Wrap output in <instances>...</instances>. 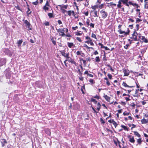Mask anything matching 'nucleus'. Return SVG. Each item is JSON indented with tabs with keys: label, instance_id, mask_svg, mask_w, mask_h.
<instances>
[{
	"label": "nucleus",
	"instance_id": "obj_1",
	"mask_svg": "<svg viewBox=\"0 0 148 148\" xmlns=\"http://www.w3.org/2000/svg\"><path fill=\"white\" fill-rule=\"evenodd\" d=\"M2 51H4L5 53L10 56H12V52L8 49H3Z\"/></svg>",
	"mask_w": 148,
	"mask_h": 148
},
{
	"label": "nucleus",
	"instance_id": "obj_2",
	"mask_svg": "<svg viewBox=\"0 0 148 148\" xmlns=\"http://www.w3.org/2000/svg\"><path fill=\"white\" fill-rule=\"evenodd\" d=\"M100 13L102 14V18L103 19L106 18L108 16L107 13L103 10L101 11Z\"/></svg>",
	"mask_w": 148,
	"mask_h": 148
},
{
	"label": "nucleus",
	"instance_id": "obj_3",
	"mask_svg": "<svg viewBox=\"0 0 148 148\" xmlns=\"http://www.w3.org/2000/svg\"><path fill=\"white\" fill-rule=\"evenodd\" d=\"M127 32H125V31H122L121 29H119L118 32L120 33V34H124V35H127L130 32L128 28L127 29Z\"/></svg>",
	"mask_w": 148,
	"mask_h": 148
},
{
	"label": "nucleus",
	"instance_id": "obj_4",
	"mask_svg": "<svg viewBox=\"0 0 148 148\" xmlns=\"http://www.w3.org/2000/svg\"><path fill=\"white\" fill-rule=\"evenodd\" d=\"M123 73H124V76H128L129 75V71L125 69H122Z\"/></svg>",
	"mask_w": 148,
	"mask_h": 148
},
{
	"label": "nucleus",
	"instance_id": "obj_5",
	"mask_svg": "<svg viewBox=\"0 0 148 148\" xmlns=\"http://www.w3.org/2000/svg\"><path fill=\"white\" fill-rule=\"evenodd\" d=\"M62 55L66 58L67 59H69L70 58L69 57V53L60 52Z\"/></svg>",
	"mask_w": 148,
	"mask_h": 148
},
{
	"label": "nucleus",
	"instance_id": "obj_6",
	"mask_svg": "<svg viewBox=\"0 0 148 148\" xmlns=\"http://www.w3.org/2000/svg\"><path fill=\"white\" fill-rule=\"evenodd\" d=\"M26 24V26H27V28L28 29L31 30L32 28L31 27V25L30 23L28 22L27 20H25L24 22Z\"/></svg>",
	"mask_w": 148,
	"mask_h": 148
},
{
	"label": "nucleus",
	"instance_id": "obj_7",
	"mask_svg": "<svg viewBox=\"0 0 148 148\" xmlns=\"http://www.w3.org/2000/svg\"><path fill=\"white\" fill-rule=\"evenodd\" d=\"M139 37L140 39L142 41V42H144L145 43L148 42V40L144 36H139Z\"/></svg>",
	"mask_w": 148,
	"mask_h": 148
},
{
	"label": "nucleus",
	"instance_id": "obj_8",
	"mask_svg": "<svg viewBox=\"0 0 148 148\" xmlns=\"http://www.w3.org/2000/svg\"><path fill=\"white\" fill-rule=\"evenodd\" d=\"M78 74L79 75V79L80 80L83 81L84 79V77L82 76V73L81 72L80 69H79L78 70Z\"/></svg>",
	"mask_w": 148,
	"mask_h": 148
},
{
	"label": "nucleus",
	"instance_id": "obj_9",
	"mask_svg": "<svg viewBox=\"0 0 148 148\" xmlns=\"http://www.w3.org/2000/svg\"><path fill=\"white\" fill-rule=\"evenodd\" d=\"M1 142L2 145V147H4L5 145L7 143V142L6 140L4 139H1Z\"/></svg>",
	"mask_w": 148,
	"mask_h": 148
},
{
	"label": "nucleus",
	"instance_id": "obj_10",
	"mask_svg": "<svg viewBox=\"0 0 148 148\" xmlns=\"http://www.w3.org/2000/svg\"><path fill=\"white\" fill-rule=\"evenodd\" d=\"M136 34H137L136 32V30H135L133 33L132 34V37L133 39H134L135 40H137V36Z\"/></svg>",
	"mask_w": 148,
	"mask_h": 148
},
{
	"label": "nucleus",
	"instance_id": "obj_11",
	"mask_svg": "<svg viewBox=\"0 0 148 148\" xmlns=\"http://www.w3.org/2000/svg\"><path fill=\"white\" fill-rule=\"evenodd\" d=\"M6 62V60L5 59L2 58L0 59V66L5 64Z\"/></svg>",
	"mask_w": 148,
	"mask_h": 148
},
{
	"label": "nucleus",
	"instance_id": "obj_12",
	"mask_svg": "<svg viewBox=\"0 0 148 148\" xmlns=\"http://www.w3.org/2000/svg\"><path fill=\"white\" fill-rule=\"evenodd\" d=\"M80 108L79 104L77 103L73 106L74 109L75 110H79Z\"/></svg>",
	"mask_w": 148,
	"mask_h": 148
},
{
	"label": "nucleus",
	"instance_id": "obj_13",
	"mask_svg": "<svg viewBox=\"0 0 148 148\" xmlns=\"http://www.w3.org/2000/svg\"><path fill=\"white\" fill-rule=\"evenodd\" d=\"M131 136H128V138H129V141L131 143H134V142H135V140H134V136H132V138H131Z\"/></svg>",
	"mask_w": 148,
	"mask_h": 148
},
{
	"label": "nucleus",
	"instance_id": "obj_14",
	"mask_svg": "<svg viewBox=\"0 0 148 148\" xmlns=\"http://www.w3.org/2000/svg\"><path fill=\"white\" fill-rule=\"evenodd\" d=\"M70 59H68V61L71 62L72 64H74L75 66H77V64L74 61L73 59H72L71 58H70Z\"/></svg>",
	"mask_w": 148,
	"mask_h": 148
},
{
	"label": "nucleus",
	"instance_id": "obj_15",
	"mask_svg": "<svg viewBox=\"0 0 148 148\" xmlns=\"http://www.w3.org/2000/svg\"><path fill=\"white\" fill-rule=\"evenodd\" d=\"M67 12L69 16H71L72 14L73 15H75V12L74 11L69 10Z\"/></svg>",
	"mask_w": 148,
	"mask_h": 148
},
{
	"label": "nucleus",
	"instance_id": "obj_16",
	"mask_svg": "<svg viewBox=\"0 0 148 148\" xmlns=\"http://www.w3.org/2000/svg\"><path fill=\"white\" fill-rule=\"evenodd\" d=\"M147 48H145L144 49H140V52L141 53L142 55L143 56V54L145 52L146 50L147 49Z\"/></svg>",
	"mask_w": 148,
	"mask_h": 148
},
{
	"label": "nucleus",
	"instance_id": "obj_17",
	"mask_svg": "<svg viewBox=\"0 0 148 148\" xmlns=\"http://www.w3.org/2000/svg\"><path fill=\"white\" fill-rule=\"evenodd\" d=\"M141 121L142 124H146L148 122V119L147 120L144 118L141 120Z\"/></svg>",
	"mask_w": 148,
	"mask_h": 148
},
{
	"label": "nucleus",
	"instance_id": "obj_18",
	"mask_svg": "<svg viewBox=\"0 0 148 148\" xmlns=\"http://www.w3.org/2000/svg\"><path fill=\"white\" fill-rule=\"evenodd\" d=\"M57 32H59L61 33H63V32H64V29H60L59 28V29H57V28L56 29Z\"/></svg>",
	"mask_w": 148,
	"mask_h": 148
},
{
	"label": "nucleus",
	"instance_id": "obj_19",
	"mask_svg": "<svg viewBox=\"0 0 148 148\" xmlns=\"http://www.w3.org/2000/svg\"><path fill=\"white\" fill-rule=\"evenodd\" d=\"M122 2L121 0H119L118 1V3L117 5V8H121L122 6L121 5Z\"/></svg>",
	"mask_w": 148,
	"mask_h": 148
},
{
	"label": "nucleus",
	"instance_id": "obj_20",
	"mask_svg": "<svg viewBox=\"0 0 148 148\" xmlns=\"http://www.w3.org/2000/svg\"><path fill=\"white\" fill-rule=\"evenodd\" d=\"M45 133L48 135H50L51 134L50 130L49 129H46L45 130Z\"/></svg>",
	"mask_w": 148,
	"mask_h": 148
},
{
	"label": "nucleus",
	"instance_id": "obj_21",
	"mask_svg": "<svg viewBox=\"0 0 148 148\" xmlns=\"http://www.w3.org/2000/svg\"><path fill=\"white\" fill-rule=\"evenodd\" d=\"M58 6L61 8H64L65 9H66L68 7L67 5H59Z\"/></svg>",
	"mask_w": 148,
	"mask_h": 148
},
{
	"label": "nucleus",
	"instance_id": "obj_22",
	"mask_svg": "<svg viewBox=\"0 0 148 148\" xmlns=\"http://www.w3.org/2000/svg\"><path fill=\"white\" fill-rule=\"evenodd\" d=\"M104 97L105 98V99L106 100H107L108 101H109L110 99V97H109L107 96V95H105V94H104Z\"/></svg>",
	"mask_w": 148,
	"mask_h": 148
},
{
	"label": "nucleus",
	"instance_id": "obj_23",
	"mask_svg": "<svg viewBox=\"0 0 148 148\" xmlns=\"http://www.w3.org/2000/svg\"><path fill=\"white\" fill-rule=\"evenodd\" d=\"M5 76L7 79H10L11 77V75L10 73H8L6 74Z\"/></svg>",
	"mask_w": 148,
	"mask_h": 148
},
{
	"label": "nucleus",
	"instance_id": "obj_24",
	"mask_svg": "<svg viewBox=\"0 0 148 148\" xmlns=\"http://www.w3.org/2000/svg\"><path fill=\"white\" fill-rule=\"evenodd\" d=\"M68 48H66L65 49H64V50H61V51H59L60 52H66V53H69L68 52Z\"/></svg>",
	"mask_w": 148,
	"mask_h": 148
},
{
	"label": "nucleus",
	"instance_id": "obj_25",
	"mask_svg": "<svg viewBox=\"0 0 148 148\" xmlns=\"http://www.w3.org/2000/svg\"><path fill=\"white\" fill-rule=\"evenodd\" d=\"M134 133L135 135H136L138 137H140V135L137 132L134 131Z\"/></svg>",
	"mask_w": 148,
	"mask_h": 148
},
{
	"label": "nucleus",
	"instance_id": "obj_26",
	"mask_svg": "<svg viewBox=\"0 0 148 148\" xmlns=\"http://www.w3.org/2000/svg\"><path fill=\"white\" fill-rule=\"evenodd\" d=\"M112 123L114 125V126H115V127H116L118 125V124L114 120H113L112 121Z\"/></svg>",
	"mask_w": 148,
	"mask_h": 148
},
{
	"label": "nucleus",
	"instance_id": "obj_27",
	"mask_svg": "<svg viewBox=\"0 0 148 148\" xmlns=\"http://www.w3.org/2000/svg\"><path fill=\"white\" fill-rule=\"evenodd\" d=\"M22 40H18L17 43L18 45L19 46L21 45L22 43Z\"/></svg>",
	"mask_w": 148,
	"mask_h": 148
},
{
	"label": "nucleus",
	"instance_id": "obj_28",
	"mask_svg": "<svg viewBox=\"0 0 148 148\" xmlns=\"http://www.w3.org/2000/svg\"><path fill=\"white\" fill-rule=\"evenodd\" d=\"M91 101L92 102H93L95 104H96L97 103V101L96 99H94L93 98H91Z\"/></svg>",
	"mask_w": 148,
	"mask_h": 148
},
{
	"label": "nucleus",
	"instance_id": "obj_29",
	"mask_svg": "<svg viewBox=\"0 0 148 148\" xmlns=\"http://www.w3.org/2000/svg\"><path fill=\"white\" fill-rule=\"evenodd\" d=\"M28 10L27 11V15L30 14L31 13L32 11L30 10V9L29 8H28Z\"/></svg>",
	"mask_w": 148,
	"mask_h": 148
},
{
	"label": "nucleus",
	"instance_id": "obj_30",
	"mask_svg": "<svg viewBox=\"0 0 148 148\" xmlns=\"http://www.w3.org/2000/svg\"><path fill=\"white\" fill-rule=\"evenodd\" d=\"M147 1V0H145V8H148V3L146 2Z\"/></svg>",
	"mask_w": 148,
	"mask_h": 148
},
{
	"label": "nucleus",
	"instance_id": "obj_31",
	"mask_svg": "<svg viewBox=\"0 0 148 148\" xmlns=\"http://www.w3.org/2000/svg\"><path fill=\"white\" fill-rule=\"evenodd\" d=\"M142 142V140H141V138H139L137 140V142L140 145L141 144Z\"/></svg>",
	"mask_w": 148,
	"mask_h": 148
},
{
	"label": "nucleus",
	"instance_id": "obj_32",
	"mask_svg": "<svg viewBox=\"0 0 148 148\" xmlns=\"http://www.w3.org/2000/svg\"><path fill=\"white\" fill-rule=\"evenodd\" d=\"M97 105L98 106V107L97 108V109L98 110H99L101 107V105L99 102H98L97 104Z\"/></svg>",
	"mask_w": 148,
	"mask_h": 148
},
{
	"label": "nucleus",
	"instance_id": "obj_33",
	"mask_svg": "<svg viewBox=\"0 0 148 148\" xmlns=\"http://www.w3.org/2000/svg\"><path fill=\"white\" fill-rule=\"evenodd\" d=\"M89 82L92 84H93L95 83V82L94 80L92 79H90L89 80Z\"/></svg>",
	"mask_w": 148,
	"mask_h": 148
},
{
	"label": "nucleus",
	"instance_id": "obj_34",
	"mask_svg": "<svg viewBox=\"0 0 148 148\" xmlns=\"http://www.w3.org/2000/svg\"><path fill=\"white\" fill-rule=\"evenodd\" d=\"M100 61L99 57V56H97L96 57L95 62H99Z\"/></svg>",
	"mask_w": 148,
	"mask_h": 148
},
{
	"label": "nucleus",
	"instance_id": "obj_35",
	"mask_svg": "<svg viewBox=\"0 0 148 148\" xmlns=\"http://www.w3.org/2000/svg\"><path fill=\"white\" fill-rule=\"evenodd\" d=\"M121 127L124 129V130H127V131H128V130L127 127L123 125H121Z\"/></svg>",
	"mask_w": 148,
	"mask_h": 148
},
{
	"label": "nucleus",
	"instance_id": "obj_36",
	"mask_svg": "<svg viewBox=\"0 0 148 148\" xmlns=\"http://www.w3.org/2000/svg\"><path fill=\"white\" fill-rule=\"evenodd\" d=\"M101 48H104L106 50H108V53L110 52V49L108 47H101Z\"/></svg>",
	"mask_w": 148,
	"mask_h": 148
},
{
	"label": "nucleus",
	"instance_id": "obj_37",
	"mask_svg": "<svg viewBox=\"0 0 148 148\" xmlns=\"http://www.w3.org/2000/svg\"><path fill=\"white\" fill-rule=\"evenodd\" d=\"M43 9L45 11H46L47 10H48L49 9L48 8V7L46 6H44L43 8Z\"/></svg>",
	"mask_w": 148,
	"mask_h": 148
},
{
	"label": "nucleus",
	"instance_id": "obj_38",
	"mask_svg": "<svg viewBox=\"0 0 148 148\" xmlns=\"http://www.w3.org/2000/svg\"><path fill=\"white\" fill-rule=\"evenodd\" d=\"M121 1L124 4L126 3L128 1V0H121Z\"/></svg>",
	"mask_w": 148,
	"mask_h": 148
},
{
	"label": "nucleus",
	"instance_id": "obj_39",
	"mask_svg": "<svg viewBox=\"0 0 148 148\" xmlns=\"http://www.w3.org/2000/svg\"><path fill=\"white\" fill-rule=\"evenodd\" d=\"M97 8L98 6L97 5H95L93 6H92L91 7V8L95 10L96 8Z\"/></svg>",
	"mask_w": 148,
	"mask_h": 148
},
{
	"label": "nucleus",
	"instance_id": "obj_40",
	"mask_svg": "<svg viewBox=\"0 0 148 148\" xmlns=\"http://www.w3.org/2000/svg\"><path fill=\"white\" fill-rule=\"evenodd\" d=\"M48 15L50 18H51L53 17V14L51 13H48Z\"/></svg>",
	"mask_w": 148,
	"mask_h": 148
},
{
	"label": "nucleus",
	"instance_id": "obj_41",
	"mask_svg": "<svg viewBox=\"0 0 148 148\" xmlns=\"http://www.w3.org/2000/svg\"><path fill=\"white\" fill-rule=\"evenodd\" d=\"M94 15H93L94 16L98 17L97 12V11H94Z\"/></svg>",
	"mask_w": 148,
	"mask_h": 148
},
{
	"label": "nucleus",
	"instance_id": "obj_42",
	"mask_svg": "<svg viewBox=\"0 0 148 148\" xmlns=\"http://www.w3.org/2000/svg\"><path fill=\"white\" fill-rule=\"evenodd\" d=\"M122 85H123V86L125 87H128V85H127L126 83H125V82H123Z\"/></svg>",
	"mask_w": 148,
	"mask_h": 148
},
{
	"label": "nucleus",
	"instance_id": "obj_43",
	"mask_svg": "<svg viewBox=\"0 0 148 148\" xmlns=\"http://www.w3.org/2000/svg\"><path fill=\"white\" fill-rule=\"evenodd\" d=\"M60 10H61L62 12L63 13H65V12H67V11L64 9L63 8H60Z\"/></svg>",
	"mask_w": 148,
	"mask_h": 148
},
{
	"label": "nucleus",
	"instance_id": "obj_44",
	"mask_svg": "<svg viewBox=\"0 0 148 148\" xmlns=\"http://www.w3.org/2000/svg\"><path fill=\"white\" fill-rule=\"evenodd\" d=\"M103 61H106L107 60V58L106 55L104 54L103 58Z\"/></svg>",
	"mask_w": 148,
	"mask_h": 148
},
{
	"label": "nucleus",
	"instance_id": "obj_45",
	"mask_svg": "<svg viewBox=\"0 0 148 148\" xmlns=\"http://www.w3.org/2000/svg\"><path fill=\"white\" fill-rule=\"evenodd\" d=\"M73 45V43H68V46H72Z\"/></svg>",
	"mask_w": 148,
	"mask_h": 148
},
{
	"label": "nucleus",
	"instance_id": "obj_46",
	"mask_svg": "<svg viewBox=\"0 0 148 148\" xmlns=\"http://www.w3.org/2000/svg\"><path fill=\"white\" fill-rule=\"evenodd\" d=\"M91 37L93 38L96 39H97L96 36L95 34L93 33H92L91 35Z\"/></svg>",
	"mask_w": 148,
	"mask_h": 148
},
{
	"label": "nucleus",
	"instance_id": "obj_47",
	"mask_svg": "<svg viewBox=\"0 0 148 148\" xmlns=\"http://www.w3.org/2000/svg\"><path fill=\"white\" fill-rule=\"evenodd\" d=\"M100 121L101 122V123L102 124H103L105 123L104 121L103 120L102 118H100Z\"/></svg>",
	"mask_w": 148,
	"mask_h": 148
},
{
	"label": "nucleus",
	"instance_id": "obj_48",
	"mask_svg": "<svg viewBox=\"0 0 148 148\" xmlns=\"http://www.w3.org/2000/svg\"><path fill=\"white\" fill-rule=\"evenodd\" d=\"M108 78L110 79H112V75L110 74H108Z\"/></svg>",
	"mask_w": 148,
	"mask_h": 148
},
{
	"label": "nucleus",
	"instance_id": "obj_49",
	"mask_svg": "<svg viewBox=\"0 0 148 148\" xmlns=\"http://www.w3.org/2000/svg\"><path fill=\"white\" fill-rule=\"evenodd\" d=\"M123 114L124 116L128 115L129 114V113H127L125 112L123 113Z\"/></svg>",
	"mask_w": 148,
	"mask_h": 148
},
{
	"label": "nucleus",
	"instance_id": "obj_50",
	"mask_svg": "<svg viewBox=\"0 0 148 148\" xmlns=\"http://www.w3.org/2000/svg\"><path fill=\"white\" fill-rule=\"evenodd\" d=\"M15 8L16 9H18V10H19L21 11V10L20 8V7L18 6V5H17V6H15Z\"/></svg>",
	"mask_w": 148,
	"mask_h": 148
},
{
	"label": "nucleus",
	"instance_id": "obj_51",
	"mask_svg": "<svg viewBox=\"0 0 148 148\" xmlns=\"http://www.w3.org/2000/svg\"><path fill=\"white\" fill-rule=\"evenodd\" d=\"M44 25L46 26H49V24L48 22H46L44 23Z\"/></svg>",
	"mask_w": 148,
	"mask_h": 148
},
{
	"label": "nucleus",
	"instance_id": "obj_52",
	"mask_svg": "<svg viewBox=\"0 0 148 148\" xmlns=\"http://www.w3.org/2000/svg\"><path fill=\"white\" fill-rule=\"evenodd\" d=\"M141 21H142V20H141L140 19L138 18H137L136 20V23L137 22H140Z\"/></svg>",
	"mask_w": 148,
	"mask_h": 148
},
{
	"label": "nucleus",
	"instance_id": "obj_53",
	"mask_svg": "<svg viewBox=\"0 0 148 148\" xmlns=\"http://www.w3.org/2000/svg\"><path fill=\"white\" fill-rule=\"evenodd\" d=\"M38 3V0H37L35 2H33L32 3L34 5H37Z\"/></svg>",
	"mask_w": 148,
	"mask_h": 148
},
{
	"label": "nucleus",
	"instance_id": "obj_54",
	"mask_svg": "<svg viewBox=\"0 0 148 148\" xmlns=\"http://www.w3.org/2000/svg\"><path fill=\"white\" fill-rule=\"evenodd\" d=\"M90 20L88 19H87L86 21V24L88 25H90L89 24Z\"/></svg>",
	"mask_w": 148,
	"mask_h": 148
},
{
	"label": "nucleus",
	"instance_id": "obj_55",
	"mask_svg": "<svg viewBox=\"0 0 148 148\" xmlns=\"http://www.w3.org/2000/svg\"><path fill=\"white\" fill-rule=\"evenodd\" d=\"M86 39L90 41L91 40L90 38L88 36L86 37Z\"/></svg>",
	"mask_w": 148,
	"mask_h": 148
},
{
	"label": "nucleus",
	"instance_id": "obj_56",
	"mask_svg": "<svg viewBox=\"0 0 148 148\" xmlns=\"http://www.w3.org/2000/svg\"><path fill=\"white\" fill-rule=\"evenodd\" d=\"M45 6H49L50 5H49V3H48V1H46V3L45 4Z\"/></svg>",
	"mask_w": 148,
	"mask_h": 148
},
{
	"label": "nucleus",
	"instance_id": "obj_57",
	"mask_svg": "<svg viewBox=\"0 0 148 148\" xmlns=\"http://www.w3.org/2000/svg\"><path fill=\"white\" fill-rule=\"evenodd\" d=\"M89 41L90 42L89 43V44H90L91 45L93 46L94 45V44L91 40H90Z\"/></svg>",
	"mask_w": 148,
	"mask_h": 148
},
{
	"label": "nucleus",
	"instance_id": "obj_58",
	"mask_svg": "<svg viewBox=\"0 0 148 148\" xmlns=\"http://www.w3.org/2000/svg\"><path fill=\"white\" fill-rule=\"evenodd\" d=\"M139 25L138 24H137L136 25V30H138L139 29Z\"/></svg>",
	"mask_w": 148,
	"mask_h": 148
},
{
	"label": "nucleus",
	"instance_id": "obj_59",
	"mask_svg": "<svg viewBox=\"0 0 148 148\" xmlns=\"http://www.w3.org/2000/svg\"><path fill=\"white\" fill-rule=\"evenodd\" d=\"M90 25V26L92 28H94V27L95 25L94 24H93L92 23H91Z\"/></svg>",
	"mask_w": 148,
	"mask_h": 148
},
{
	"label": "nucleus",
	"instance_id": "obj_60",
	"mask_svg": "<svg viewBox=\"0 0 148 148\" xmlns=\"http://www.w3.org/2000/svg\"><path fill=\"white\" fill-rule=\"evenodd\" d=\"M93 97L94 98H96V99H99V96H97V95H96L95 96H94Z\"/></svg>",
	"mask_w": 148,
	"mask_h": 148
},
{
	"label": "nucleus",
	"instance_id": "obj_61",
	"mask_svg": "<svg viewBox=\"0 0 148 148\" xmlns=\"http://www.w3.org/2000/svg\"><path fill=\"white\" fill-rule=\"evenodd\" d=\"M78 28L77 26H76L75 27H72V29L73 30H75L76 29H77Z\"/></svg>",
	"mask_w": 148,
	"mask_h": 148
},
{
	"label": "nucleus",
	"instance_id": "obj_62",
	"mask_svg": "<svg viewBox=\"0 0 148 148\" xmlns=\"http://www.w3.org/2000/svg\"><path fill=\"white\" fill-rule=\"evenodd\" d=\"M76 39L77 40H78V41H79V42H81V39H80V38L79 37H77L76 38Z\"/></svg>",
	"mask_w": 148,
	"mask_h": 148
},
{
	"label": "nucleus",
	"instance_id": "obj_63",
	"mask_svg": "<svg viewBox=\"0 0 148 148\" xmlns=\"http://www.w3.org/2000/svg\"><path fill=\"white\" fill-rule=\"evenodd\" d=\"M58 22L59 24V25H60L61 24H62V22L60 20H58Z\"/></svg>",
	"mask_w": 148,
	"mask_h": 148
},
{
	"label": "nucleus",
	"instance_id": "obj_64",
	"mask_svg": "<svg viewBox=\"0 0 148 148\" xmlns=\"http://www.w3.org/2000/svg\"><path fill=\"white\" fill-rule=\"evenodd\" d=\"M106 84L108 86L110 85V83L108 80L106 82Z\"/></svg>",
	"mask_w": 148,
	"mask_h": 148
}]
</instances>
